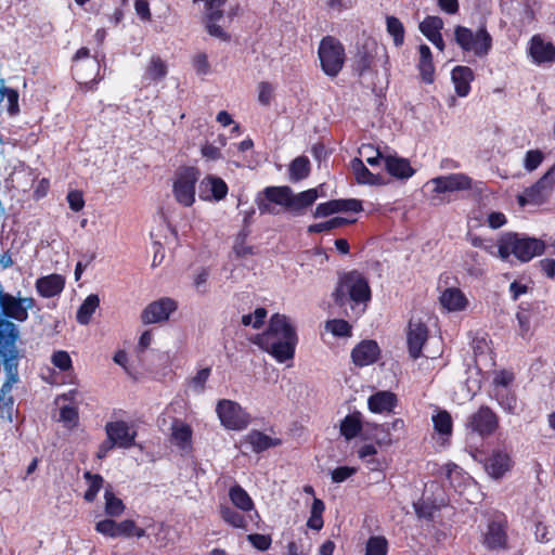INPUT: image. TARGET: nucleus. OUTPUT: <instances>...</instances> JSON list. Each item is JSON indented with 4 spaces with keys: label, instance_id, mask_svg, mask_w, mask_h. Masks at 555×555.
I'll return each instance as SVG.
<instances>
[{
    "label": "nucleus",
    "instance_id": "obj_1",
    "mask_svg": "<svg viewBox=\"0 0 555 555\" xmlns=\"http://www.w3.org/2000/svg\"><path fill=\"white\" fill-rule=\"evenodd\" d=\"M0 312V354L14 357L16 353V340L18 338L17 326ZM8 378L0 388V416L9 423L13 422L17 410L14 408V398L10 395L12 387L18 380L17 366L8 364Z\"/></svg>",
    "mask_w": 555,
    "mask_h": 555
},
{
    "label": "nucleus",
    "instance_id": "obj_22",
    "mask_svg": "<svg viewBox=\"0 0 555 555\" xmlns=\"http://www.w3.org/2000/svg\"><path fill=\"white\" fill-rule=\"evenodd\" d=\"M397 396L387 390H380L373 393L369 400L367 405L373 413H390L397 405Z\"/></svg>",
    "mask_w": 555,
    "mask_h": 555
},
{
    "label": "nucleus",
    "instance_id": "obj_9",
    "mask_svg": "<svg viewBox=\"0 0 555 555\" xmlns=\"http://www.w3.org/2000/svg\"><path fill=\"white\" fill-rule=\"evenodd\" d=\"M216 412L221 425L227 429L242 430L249 424V415L235 401L228 399L219 400Z\"/></svg>",
    "mask_w": 555,
    "mask_h": 555
},
{
    "label": "nucleus",
    "instance_id": "obj_36",
    "mask_svg": "<svg viewBox=\"0 0 555 555\" xmlns=\"http://www.w3.org/2000/svg\"><path fill=\"white\" fill-rule=\"evenodd\" d=\"M422 77L426 82L433 81L434 65L431 59V51L428 46L422 44L420 47V64Z\"/></svg>",
    "mask_w": 555,
    "mask_h": 555
},
{
    "label": "nucleus",
    "instance_id": "obj_14",
    "mask_svg": "<svg viewBox=\"0 0 555 555\" xmlns=\"http://www.w3.org/2000/svg\"><path fill=\"white\" fill-rule=\"evenodd\" d=\"M428 183L434 185L433 191L436 193L464 191L472 188V179L465 173L436 177Z\"/></svg>",
    "mask_w": 555,
    "mask_h": 555
},
{
    "label": "nucleus",
    "instance_id": "obj_49",
    "mask_svg": "<svg viewBox=\"0 0 555 555\" xmlns=\"http://www.w3.org/2000/svg\"><path fill=\"white\" fill-rule=\"evenodd\" d=\"M387 540L383 537H372L366 543L365 555H386Z\"/></svg>",
    "mask_w": 555,
    "mask_h": 555
},
{
    "label": "nucleus",
    "instance_id": "obj_11",
    "mask_svg": "<svg viewBox=\"0 0 555 555\" xmlns=\"http://www.w3.org/2000/svg\"><path fill=\"white\" fill-rule=\"evenodd\" d=\"M178 309V302L169 297H163L149 304L142 311L141 320L144 324L165 322Z\"/></svg>",
    "mask_w": 555,
    "mask_h": 555
},
{
    "label": "nucleus",
    "instance_id": "obj_45",
    "mask_svg": "<svg viewBox=\"0 0 555 555\" xmlns=\"http://www.w3.org/2000/svg\"><path fill=\"white\" fill-rule=\"evenodd\" d=\"M386 24L388 34L393 38V43L397 47L402 46L404 41L403 24L395 16H388Z\"/></svg>",
    "mask_w": 555,
    "mask_h": 555
},
{
    "label": "nucleus",
    "instance_id": "obj_46",
    "mask_svg": "<svg viewBox=\"0 0 555 555\" xmlns=\"http://www.w3.org/2000/svg\"><path fill=\"white\" fill-rule=\"evenodd\" d=\"M85 478L89 482V488L85 493V499L88 502H92L96 498V494L99 493L100 489L102 488L104 480L102 476L98 474L93 475L90 472L85 473Z\"/></svg>",
    "mask_w": 555,
    "mask_h": 555
},
{
    "label": "nucleus",
    "instance_id": "obj_41",
    "mask_svg": "<svg viewBox=\"0 0 555 555\" xmlns=\"http://www.w3.org/2000/svg\"><path fill=\"white\" fill-rule=\"evenodd\" d=\"M310 171L309 159L305 156L295 158L289 166V177L292 181H299L308 177Z\"/></svg>",
    "mask_w": 555,
    "mask_h": 555
},
{
    "label": "nucleus",
    "instance_id": "obj_52",
    "mask_svg": "<svg viewBox=\"0 0 555 555\" xmlns=\"http://www.w3.org/2000/svg\"><path fill=\"white\" fill-rule=\"evenodd\" d=\"M52 364L63 372L72 369L73 362L67 351L59 350L51 357Z\"/></svg>",
    "mask_w": 555,
    "mask_h": 555
},
{
    "label": "nucleus",
    "instance_id": "obj_59",
    "mask_svg": "<svg viewBox=\"0 0 555 555\" xmlns=\"http://www.w3.org/2000/svg\"><path fill=\"white\" fill-rule=\"evenodd\" d=\"M542 160H543V154L540 151H538V150L528 151L526 154V157H525V168L528 171H533L534 169H537L540 166Z\"/></svg>",
    "mask_w": 555,
    "mask_h": 555
},
{
    "label": "nucleus",
    "instance_id": "obj_17",
    "mask_svg": "<svg viewBox=\"0 0 555 555\" xmlns=\"http://www.w3.org/2000/svg\"><path fill=\"white\" fill-rule=\"evenodd\" d=\"M529 54L535 64L554 63L555 46L545 41L541 35H534L530 40Z\"/></svg>",
    "mask_w": 555,
    "mask_h": 555
},
{
    "label": "nucleus",
    "instance_id": "obj_44",
    "mask_svg": "<svg viewBox=\"0 0 555 555\" xmlns=\"http://www.w3.org/2000/svg\"><path fill=\"white\" fill-rule=\"evenodd\" d=\"M105 513L108 516L117 517L122 514L125 505L122 501L115 496L111 489L105 490Z\"/></svg>",
    "mask_w": 555,
    "mask_h": 555
},
{
    "label": "nucleus",
    "instance_id": "obj_25",
    "mask_svg": "<svg viewBox=\"0 0 555 555\" xmlns=\"http://www.w3.org/2000/svg\"><path fill=\"white\" fill-rule=\"evenodd\" d=\"M192 428L182 421L176 420L171 425V443L186 451L192 444Z\"/></svg>",
    "mask_w": 555,
    "mask_h": 555
},
{
    "label": "nucleus",
    "instance_id": "obj_29",
    "mask_svg": "<svg viewBox=\"0 0 555 555\" xmlns=\"http://www.w3.org/2000/svg\"><path fill=\"white\" fill-rule=\"evenodd\" d=\"M505 526L500 521L489 524L485 535V545L490 550L503 548L506 545Z\"/></svg>",
    "mask_w": 555,
    "mask_h": 555
},
{
    "label": "nucleus",
    "instance_id": "obj_39",
    "mask_svg": "<svg viewBox=\"0 0 555 555\" xmlns=\"http://www.w3.org/2000/svg\"><path fill=\"white\" fill-rule=\"evenodd\" d=\"M494 397L500 406L507 413H518V401L514 393L509 392L508 389H498L494 392Z\"/></svg>",
    "mask_w": 555,
    "mask_h": 555
},
{
    "label": "nucleus",
    "instance_id": "obj_4",
    "mask_svg": "<svg viewBox=\"0 0 555 555\" xmlns=\"http://www.w3.org/2000/svg\"><path fill=\"white\" fill-rule=\"evenodd\" d=\"M334 299L340 306L348 300L366 304L371 299V289L366 279L357 271L344 274L335 289Z\"/></svg>",
    "mask_w": 555,
    "mask_h": 555
},
{
    "label": "nucleus",
    "instance_id": "obj_62",
    "mask_svg": "<svg viewBox=\"0 0 555 555\" xmlns=\"http://www.w3.org/2000/svg\"><path fill=\"white\" fill-rule=\"evenodd\" d=\"M357 469L354 467L349 466H340L335 468L332 472V480L334 482H343L349 477H351L353 474H356Z\"/></svg>",
    "mask_w": 555,
    "mask_h": 555
},
{
    "label": "nucleus",
    "instance_id": "obj_30",
    "mask_svg": "<svg viewBox=\"0 0 555 555\" xmlns=\"http://www.w3.org/2000/svg\"><path fill=\"white\" fill-rule=\"evenodd\" d=\"M350 168L356 181L360 184L377 185L382 183V178L371 172L360 158H353L350 162Z\"/></svg>",
    "mask_w": 555,
    "mask_h": 555
},
{
    "label": "nucleus",
    "instance_id": "obj_26",
    "mask_svg": "<svg viewBox=\"0 0 555 555\" xmlns=\"http://www.w3.org/2000/svg\"><path fill=\"white\" fill-rule=\"evenodd\" d=\"M451 77L456 94L462 98L468 95L470 91V82L474 79L472 68L467 66H456L453 68Z\"/></svg>",
    "mask_w": 555,
    "mask_h": 555
},
{
    "label": "nucleus",
    "instance_id": "obj_13",
    "mask_svg": "<svg viewBox=\"0 0 555 555\" xmlns=\"http://www.w3.org/2000/svg\"><path fill=\"white\" fill-rule=\"evenodd\" d=\"M105 431L117 448L129 449L135 443L137 431L126 422H109L105 425Z\"/></svg>",
    "mask_w": 555,
    "mask_h": 555
},
{
    "label": "nucleus",
    "instance_id": "obj_47",
    "mask_svg": "<svg viewBox=\"0 0 555 555\" xmlns=\"http://www.w3.org/2000/svg\"><path fill=\"white\" fill-rule=\"evenodd\" d=\"M350 221H348L345 218L341 217H335L331 220H327L325 222H320L315 224H311L308 228V232L310 233H320L324 231H330L339 227H343L345 224H348Z\"/></svg>",
    "mask_w": 555,
    "mask_h": 555
},
{
    "label": "nucleus",
    "instance_id": "obj_56",
    "mask_svg": "<svg viewBox=\"0 0 555 555\" xmlns=\"http://www.w3.org/2000/svg\"><path fill=\"white\" fill-rule=\"evenodd\" d=\"M210 375V369L205 367L199 370L191 380V387L196 392H202L205 388V384Z\"/></svg>",
    "mask_w": 555,
    "mask_h": 555
},
{
    "label": "nucleus",
    "instance_id": "obj_10",
    "mask_svg": "<svg viewBox=\"0 0 555 555\" xmlns=\"http://www.w3.org/2000/svg\"><path fill=\"white\" fill-rule=\"evenodd\" d=\"M555 184V165L552 166L544 176L532 186L528 188L524 195L519 196L520 205L533 204L540 205L551 194Z\"/></svg>",
    "mask_w": 555,
    "mask_h": 555
},
{
    "label": "nucleus",
    "instance_id": "obj_32",
    "mask_svg": "<svg viewBox=\"0 0 555 555\" xmlns=\"http://www.w3.org/2000/svg\"><path fill=\"white\" fill-rule=\"evenodd\" d=\"M292 190L288 186H268L262 194L276 205L289 208Z\"/></svg>",
    "mask_w": 555,
    "mask_h": 555
},
{
    "label": "nucleus",
    "instance_id": "obj_24",
    "mask_svg": "<svg viewBox=\"0 0 555 555\" xmlns=\"http://www.w3.org/2000/svg\"><path fill=\"white\" fill-rule=\"evenodd\" d=\"M385 168L389 175L397 179H409L414 175L410 162L397 155L385 156Z\"/></svg>",
    "mask_w": 555,
    "mask_h": 555
},
{
    "label": "nucleus",
    "instance_id": "obj_60",
    "mask_svg": "<svg viewBox=\"0 0 555 555\" xmlns=\"http://www.w3.org/2000/svg\"><path fill=\"white\" fill-rule=\"evenodd\" d=\"M273 87L269 82H260L258 86V101L262 105H269L273 96Z\"/></svg>",
    "mask_w": 555,
    "mask_h": 555
},
{
    "label": "nucleus",
    "instance_id": "obj_64",
    "mask_svg": "<svg viewBox=\"0 0 555 555\" xmlns=\"http://www.w3.org/2000/svg\"><path fill=\"white\" fill-rule=\"evenodd\" d=\"M67 202L74 211H80L85 206L82 193L79 191H70L67 194Z\"/></svg>",
    "mask_w": 555,
    "mask_h": 555
},
{
    "label": "nucleus",
    "instance_id": "obj_19",
    "mask_svg": "<svg viewBox=\"0 0 555 555\" xmlns=\"http://www.w3.org/2000/svg\"><path fill=\"white\" fill-rule=\"evenodd\" d=\"M509 455L503 451H494L486 461L485 469L494 479H500L512 468Z\"/></svg>",
    "mask_w": 555,
    "mask_h": 555
},
{
    "label": "nucleus",
    "instance_id": "obj_33",
    "mask_svg": "<svg viewBox=\"0 0 555 555\" xmlns=\"http://www.w3.org/2000/svg\"><path fill=\"white\" fill-rule=\"evenodd\" d=\"M99 305H100L99 296L95 294L89 295L85 299V301L81 304V306L79 307V309L77 311L76 318H77L78 323H80L82 325H87L90 322L91 317L94 313L95 309L99 307Z\"/></svg>",
    "mask_w": 555,
    "mask_h": 555
},
{
    "label": "nucleus",
    "instance_id": "obj_63",
    "mask_svg": "<svg viewBox=\"0 0 555 555\" xmlns=\"http://www.w3.org/2000/svg\"><path fill=\"white\" fill-rule=\"evenodd\" d=\"M134 10L137 15L141 18L143 22L151 21V11H150V3L147 0H135L134 1Z\"/></svg>",
    "mask_w": 555,
    "mask_h": 555
},
{
    "label": "nucleus",
    "instance_id": "obj_50",
    "mask_svg": "<svg viewBox=\"0 0 555 555\" xmlns=\"http://www.w3.org/2000/svg\"><path fill=\"white\" fill-rule=\"evenodd\" d=\"M361 156L365 158V162L374 167L379 164L383 159L385 162V156L378 150H375L372 145H362L359 150Z\"/></svg>",
    "mask_w": 555,
    "mask_h": 555
},
{
    "label": "nucleus",
    "instance_id": "obj_7",
    "mask_svg": "<svg viewBox=\"0 0 555 555\" xmlns=\"http://www.w3.org/2000/svg\"><path fill=\"white\" fill-rule=\"evenodd\" d=\"M319 59L323 72L331 77H336L345 63V49L334 37H325L319 47Z\"/></svg>",
    "mask_w": 555,
    "mask_h": 555
},
{
    "label": "nucleus",
    "instance_id": "obj_6",
    "mask_svg": "<svg viewBox=\"0 0 555 555\" xmlns=\"http://www.w3.org/2000/svg\"><path fill=\"white\" fill-rule=\"evenodd\" d=\"M502 249L506 259L514 255L522 262L529 261L534 256L542 254L544 243L537 238L520 237L517 234H506L502 237Z\"/></svg>",
    "mask_w": 555,
    "mask_h": 555
},
{
    "label": "nucleus",
    "instance_id": "obj_55",
    "mask_svg": "<svg viewBox=\"0 0 555 555\" xmlns=\"http://www.w3.org/2000/svg\"><path fill=\"white\" fill-rule=\"evenodd\" d=\"M117 522L112 519H104L95 525V530L106 537L117 538Z\"/></svg>",
    "mask_w": 555,
    "mask_h": 555
},
{
    "label": "nucleus",
    "instance_id": "obj_53",
    "mask_svg": "<svg viewBox=\"0 0 555 555\" xmlns=\"http://www.w3.org/2000/svg\"><path fill=\"white\" fill-rule=\"evenodd\" d=\"M192 65L197 75L205 76L210 73V64L206 53H196L192 59Z\"/></svg>",
    "mask_w": 555,
    "mask_h": 555
},
{
    "label": "nucleus",
    "instance_id": "obj_28",
    "mask_svg": "<svg viewBox=\"0 0 555 555\" xmlns=\"http://www.w3.org/2000/svg\"><path fill=\"white\" fill-rule=\"evenodd\" d=\"M18 92L9 88L3 78H0V109H5L10 116L20 113Z\"/></svg>",
    "mask_w": 555,
    "mask_h": 555
},
{
    "label": "nucleus",
    "instance_id": "obj_3",
    "mask_svg": "<svg viewBox=\"0 0 555 555\" xmlns=\"http://www.w3.org/2000/svg\"><path fill=\"white\" fill-rule=\"evenodd\" d=\"M499 426L496 414L486 405L480 406L467 417L465 424V443L468 453L477 460L483 446V439L492 435Z\"/></svg>",
    "mask_w": 555,
    "mask_h": 555
},
{
    "label": "nucleus",
    "instance_id": "obj_18",
    "mask_svg": "<svg viewBox=\"0 0 555 555\" xmlns=\"http://www.w3.org/2000/svg\"><path fill=\"white\" fill-rule=\"evenodd\" d=\"M379 354V347L374 340H363L351 352L352 361L358 366L374 363Z\"/></svg>",
    "mask_w": 555,
    "mask_h": 555
},
{
    "label": "nucleus",
    "instance_id": "obj_42",
    "mask_svg": "<svg viewBox=\"0 0 555 555\" xmlns=\"http://www.w3.org/2000/svg\"><path fill=\"white\" fill-rule=\"evenodd\" d=\"M246 439L255 452H261L276 444L272 438L257 430L250 431Z\"/></svg>",
    "mask_w": 555,
    "mask_h": 555
},
{
    "label": "nucleus",
    "instance_id": "obj_37",
    "mask_svg": "<svg viewBox=\"0 0 555 555\" xmlns=\"http://www.w3.org/2000/svg\"><path fill=\"white\" fill-rule=\"evenodd\" d=\"M435 430L441 436H451L453 422L449 412L446 410H439L431 417Z\"/></svg>",
    "mask_w": 555,
    "mask_h": 555
},
{
    "label": "nucleus",
    "instance_id": "obj_57",
    "mask_svg": "<svg viewBox=\"0 0 555 555\" xmlns=\"http://www.w3.org/2000/svg\"><path fill=\"white\" fill-rule=\"evenodd\" d=\"M100 73V62L96 59H89L85 63V74L89 76L86 85H94Z\"/></svg>",
    "mask_w": 555,
    "mask_h": 555
},
{
    "label": "nucleus",
    "instance_id": "obj_51",
    "mask_svg": "<svg viewBox=\"0 0 555 555\" xmlns=\"http://www.w3.org/2000/svg\"><path fill=\"white\" fill-rule=\"evenodd\" d=\"M326 328L335 336L346 337L350 336L351 326L345 320H332L326 323Z\"/></svg>",
    "mask_w": 555,
    "mask_h": 555
},
{
    "label": "nucleus",
    "instance_id": "obj_27",
    "mask_svg": "<svg viewBox=\"0 0 555 555\" xmlns=\"http://www.w3.org/2000/svg\"><path fill=\"white\" fill-rule=\"evenodd\" d=\"M440 304L448 311H462L466 308L468 301L461 289L450 287L442 292L440 296Z\"/></svg>",
    "mask_w": 555,
    "mask_h": 555
},
{
    "label": "nucleus",
    "instance_id": "obj_48",
    "mask_svg": "<svg viewBox=\"0 0 555 555\" xmlns=\"http://www.w3.org/2000/svg\"><path fill=\"white\" fill-rule=\"evenodd\" d=\"M267 318V310L264 308H257L254 313L244 314L242 317V324L244 326H253L259 328Z\"/></svg>",
    "mask_w": 555,
    "mask_h": 555
},
{
    "label": "nucleus",
    "instance_id": "obj_21",
    "mask_svg": "<svg viewBox=\"0 0 555 555\" xmlns=\"http://www.w3.org/2000/svg\"><path fill=\"white\" fill-rule=\"evenodd\" d=\"M168 74L167 63L158 55H153L147 63L144 74L142 76V85L147 87L154 83H158Z\"/></svg>",
    "mask_w": 555,
    "mask_h": 555
},
{
    "label": "nucleus",
    "instance_id": "obj_38",
    "mask_svg": "<svg viewBox=\"0 0 555 555\" xmlns=\"http://www.w3.org/2000/svg\"><path fill=\"white\" fill-rule=\"evenodd\" d=\"M318 198V190L309 189L307 191L300 192L297 195H293L291 193V204L289 208L294 210H300L306 207L311 206Z\"/></svg>",
    "mask_w": 555,
    "mask_h": 555
},
{
    "label": "nucleus",
    "instance_id": "obj_2",
    "mask_svg": "<svg viewBox=\"0 0 555 555\" xmlns=\"http://www.w3.org/2000/svg\"><path fill=\"white\" fill-rule=\"evenodd\" d=\"M297 335L286 315L275 313L271 317L268 330L256 336L255 344L272 354L279 362L294 358Z\"/></svg>",
    "mask_w": 555,
    "mask_h": 555
},
{
    "label": "nucleus",
    "instance_id": "obj_16",
    "mask_svg": "<svg viewBox=\"0 0 555 555\" xmlns=\"http://www.w3.org/2000/svg\"><path fill=\"white\" fill-rule=\"evenodd\" d=\"M362 210V204L360 201L350 199H333L326 203L319 204L314 211V217L322 218L327 217L335 212L352 211L359 212Z\"/></svg>",
    "mask_w": 555,
    "mask_h": 555
},
{
    "label": "nucleus",
    "instance_id": "obj_34",
    "mask_svg": "<svg viewBox=\"0 0 555 555\" xmlns=\"http://www.w3.org/2000/svg\"><path fill=\"white\" fill-rule=\"evenodd\" d=\"M363 428L359 414L347 415L340 424V433L347 439L351 440L362 434Z\"/></svg>",
    "mask_w": 555,
    "mask_h": 555
},
{
    "label": "nucleus",
    "instance_id": "obj_23",
    "mask_svg": "<svg viewBox=\"0 0 555 555\" xmlns=\"http://www.w3.org/2000/svg\"><path fill=\"white\" fill-rule=\"evenodd\" d=\"M65 285V279L60 274H50L36 281V289L40 296L51 298L59 295Z\"/></svg>",
    "mask_w": 555,
    "mask_h": 555
},
{
    "label": "nucleus",
    "instance_id": "obj_20",
    "mask_svg": "<svg viewBox=\"0 0 555 555\" xmlns=\"http://www.w3.org/2000/svg\"><path fill=\"white\" fill-rule=\"evenodd\" d=\"M443 27V21L438 16H427L421 24L422 34L440 51L444 49V41L440 30Z\"/></svg>",
    "mask_w": 555,
    "mask_h": 555
},
{
    "label": "nucleus",
    "instance_id": "obj_31",
    "mask_svg": "<svg viewBox=\"0 0 555 555\" xmlns=\"http://www.w3.org/2000/svg\"><path fill=\"white\" fill-rule=\"evenodd\" d=\"M229 498L233 505L242 512H250L254 509V502L249 494L238 485L229 490Z\"/></svg>",
    "mask_w": 555,
    "mask_h": 555
},
{
    "label": "nucleus",
    "instance_id": "obj_54",
    "mask_svg": "<svg viewBox=\"0 0 555 555\" xmlns=\"http://www.w3.org/2000/svg\"><path fill=\"white\" fill-rule=\"evenodd\" d=\"M514 380V374L509 371H500L494 374L493 384L495 386V390L498 389H507L508 386Z\"/></svg>",
    "mask_w": 555,
    "mask_h": 555
},
{
    "label": "nucleus",
    "instance_id": "obj_12",
    "mask_svg": "<svg viewBox=\"0 0 555 555\" xmlns=\"http://www.w3.org/2000/svg\"><path fill=\"white\" fill-rule=\"evenodd\" d=\"M406 338L410 356L413 359H417L421 357L422 348L428 338V328L420 318H411L408 326Z\"/></svg>",
    "mask_w": 555,
    "mask_h": 555
},
{
    "label": "nucleus",
    "instance_id": "obj_43",
    "mask_svg": "<svg viewBox=\"0 0 555 555\" xmlns=\"http://www.w3.org/2000/svg\"><path fill=\"white\" fill-rule=\"evenodd\" d=\"M220 515L221 518L229 525H231L234 528H245L246 527V518L243 514L235 511L234 508L221 505L220 506Z\"/></svg>",
    "mask_w": 555,
    "mask_h": 555
},
{
    "label": "nucleus",
    "instance_id": "obj_15",
    "mask_svg": "<svg viewBox=\"0 0 555 555\" xmlns=\"http://www.w3.org/2000/svg\"><path fill=\"white\" fill-rule=\"evenodd\" d=\"M228 194L227 183L219 177L207 176L199 183L198 195L203 201H221Z\"/></svg>",
    "mask_w": 555,
    "mask_h": 555
},
{
    "label": "nucleus",
    "instance_id": "obj_40",
    "mask_svg": "<svg viewBox=\"0 0 555 555\" xmlns=\"http://www.w3.org/2000/svg\"><path fill=\"white\" fill-rule=\"evenodd\" d=\"M365 438L373 439L378 446H390L393 442L391 433L388 425H375L372 433L363 431Z\"/></svg>",
    "mask_w": 555,
    "mask_h": 555
},
{
    "label": "nucleus",
    "instance_id": "obj_58",
    "mask_svg": "<svg viewBox=\"0 0 555 555\" xmlns=\"http://www.w3.org/2000/svg\"><path fill=\"white\" fill-rule=\"evenodd\" d=\"M247 540L259 551H267L272 542L269 535L259 533L248 534Z\"/></svg>",
    "mask_w": 555,
    "mask_h": 555
},
{
    "label": "nucleus",
    "instance_id": "obj_5",
    "mask_svg": "<svg viewBox=\"0 0 555 555\" xmlns=\"http://www.w3.org/2000/svg\"><path fill=\"white\" fill-rule=\"evenodd\" d=\"M454 40L464 52L473 53L477 57H485L492 49V37L485 26L476 31L465 27L454 28Z\"/></svg>",
    "mask_w": 555,
    "mask_h": 555
},
{
    "label": "nucleus",
    "instance_id": "obj_35",
    "mask_svg": "<svg viewBox=\"0 0 555 555\" xmlns=\"http://www.w3.org/2000/svg\"><path fill=\"white\" fill-rule=\"evenodd\" d=\"M91 59L88 48L79 49L74 56L73 70L79 83H87L89 76L85 74V63Z\"/></svg>",
    "mask_w": 555,
    "mask_h": 555
},
{
    "label": "nucleus",
    "instance_id": "obj_61",
    "mask_svg": "<svg viewBox=\"0 0 555 555\" xmlns=\"http://www.w3.org/2000/svg\"><path fill=\"white\" fill-rule=\"evenodd\" d=\"M247 234L248 232L244 230L236 237L233 249L238 257H245L253 253V248L244 244Z\"/></svg>",
    "mask_w": 555,
    "mask_h": 555
},
{
    "label": "nucleus",
    "instance_id": "obj_8",
    "mask_svg": "<svg viewBox=\"0 0 555 555\" xmlns=\"http://www.w3.org/2000/svg\"><path fill=\"white\" fill-rule=\"evenodd\" d=\"M198 179L199 171L194 167H185L177 172L172 185V193L180 205L190 207L194 204L195 184Z\"/></svg>",
    "mask_w": 555,
    "mask_h": 555
}]
</instances>
